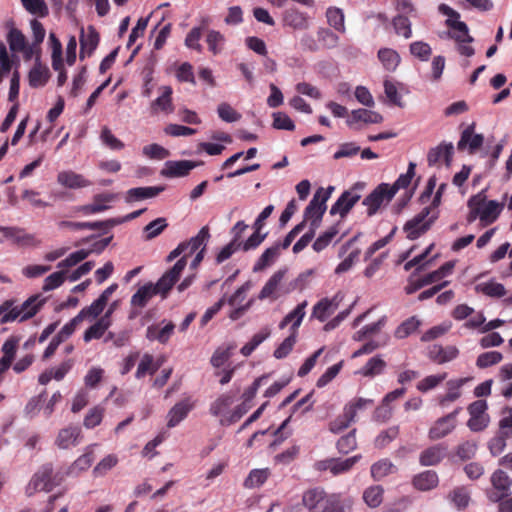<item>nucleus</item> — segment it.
<instances>
[{
	"label": "nucleus",
	"instance_id": "22",
	"mask_svg": "<svg viewBox=\"0 0 512 512\" xmlns=\"http://www.w3.org/2000/svg\"><path fill=\"white\" fill-rule=\"evenodd\" d=\"M100 41L99 33L93 26H89L86 33L80 36V59L90 57Z\"/></svg>",
	"mask_w": 512,
	"mask_h": 512
},
{
	"label": "nucleus",
	"instance_id": "50",
	"mask_svg": "<svg viewBox=\"0 0 512 512\" xmlns=\"http://www.w3.org/2000/svg\"><path fill=\"white\" fill-rule=\"evenodd\" d=\"M0 231L8 239H11L14 243L19 245L30 244L33 240V236L25 234L23 230L16 227H0Z\"/></svg>",
	"mask_w": 512,
	"mask_h": 512
},
{
	"label": "nucleus",
	"instance_id": "42",
	"mask_svg": "<svg viewBox=\"0 0 512 512\" xmlns=\"http://www.w3.org/2000/svg\"><path fill=\"white\" fill-rule=\"evenodd\" d=\"M446 24L453 30L451 37L457 42H472L473 38L468 33V26L458 19H447Z\"/></svg>",
	"mask_w": 512,
	"mask_h": 512
},
{
	"label": "nucleus",
	"instance_id": "11",
	"mask_svg": "<svg viewBox=\"0 0 512 512\" xmlns=\"http://www.w3.org/2000/svg\"><path fill=\"white\" fill-rule=\"evenodd\" d=\"M332 190L333 187L331 186L327 190H324L322 187L317 189L310 203L304 210L305 220H307V218L316 217L318 215H324L327 209L326 202L330 198Z\"/></svg>",
	"mask_w": 512,
	"mask_h": 512
},
{
	"label": "nucleus",
	"instance_id": "53",
	"mask_svg": "<svg viewBox=\"0 0 512 512\" xmlns=\"http://www.w3.org/2000/svg\"><path fill=\"white\" fill-rule=\"evenodd\" d=\"M374 404V401L372 399L367 398H354L351 401H349L345 406L344 409L348 412V415L350 419L356 418L358 412H361L368 407H371Z\"/></svg>",
	"mask_w": 512,
	"mask_h": 512
},
{
	"label": "nucleus",
	"instance_id": "1",
	"mask_svg": "<svg viewBox=\"0 0 512 512\" xmlns=\"http://www.w3.org/2000/svg\"><path fill=\"white\" fill-rule=\"evenodd\" d=\"M491 487L485 490L489 502L498 504V512H512V479L503 470H495L490 477Z\"/></svg>",
	"mask_w": 512,
	"mask_h": 512
},
{
	"label": "nucleus",
	"instance_id": "44",
	"mask_svg": "<svg viewBox=\"0 0 512 512\" xmlns=\"http://www.w3.org/2000/svg\"><path fill=\"white\" fill-rule=\"evenodd\" d=\"M43 305V300H39V296H31L26 301H24L20 307L22 312V317L20 318V322H24L33 316H35Z\"/></svg>",
	"mask_w": 512,
	"mask_h": 512
},
{
	"label": "nucleus",
	"instance_id": "45",
	"mask_svg": "<svg viewBox=\"0 0 512 512\" xmlns=\"http://www.w3.org/2000/svg\"><path fill=\"white\" fill-rule=\"evenodd\" d=\"M421 325V321L416 316L404 320L394 331V337L405 339L413 334Z\"/></svg>",
	"mask_w": 512,
	"mask_h": 512
},
{
	"label": "nucleus",
	"instance_id": "29",
	"mask_svg": "<svg viewBox=\"0 0 512 512\" xmlns=\"http://www.w3.org/2000/svg\"><path fill=\"white\" fill-rule=\"evenodd\" d=\"M210 238L209 228L204 226L200 229L198 234L192 237L189 241L182 242L184 245V255L185 260L187 261V257L191 256L194 252H196L200 247H204L206 242Z\"/></svg>",
	"mask_w": 512,
	"mask_h": 512
},
{
	"label": "nucleus",
	"instance_id": "48",
	"mask_svg": "<svg viewBox=\"0 0 512 512\" xmlns=\"http://www.w3.org/2000/svg\"><path fill=\"white\" fill-rule=\"evenodd\" d=\"M328 24L340 33H345V18L342 9L337 7H329L326 11Z\"/></svg>",
	"mask_w": 512,
	"mask_h": 512
},
{
	"label": "nucleus",
	"instance_id": "23",
	"mask_svg": "<svg viewBox=\"0 0 512 512\" xmlns=\"http://www.w3.org/2000/svg\"><path fill=\"white\" fill-rule=\"evenodd\" d=\"M447 499L450 503L459 511H463L470 505L471 490L468 486H457L454 487L447 495Z\"/></svg>",
	"mask_w": 512,
	"mask_h": 512
},
{
	"label": "nucleus",
	"instance_id": "37",
	"mask_svg": "<svg viewBox=\"0 0 512 512\" xmlns=\"http://www.w3.org/2000/svg\"><path fill=\"white\" fill-rule=\"evenodd\" d=\"M49 77V69L41 62L35 63L28 75L29 85L33 88L42 87L48 82Z\"/></svg>",
	"mask_w": 512,
	"mask_h": 512
},
{
	"label": "nucleus",
	"instance_id": "8",
	"mask_svg": "<svg viewBox=\"0 0 512 512\" xmlns=\"http://www.w3.org/2000/svg\"><path fill=\"white\" fill-rule=\"evenodd\" d=\"M286 270L276 271L265 283L261 289L258 298L260 300L270 299L272 301L278 299L282 294H286L289 290L282 291V281L285 277Z\"/></svg>",
	"mask_w": 512,
	"mask_h": 512
},
{
	"label": "nucleus",
	"instance_id": "25",
	"mask_svg": "<svg viewBox=\"0 0 512 512\" xmlns=\"http://www.w3.org/2000/svg\"><path fill=\"white\" fill-rule=\"evenodd\" d=\"M164 191L163 186L135 187L126 192L125 200L128 203L141 201L158 196Z\"/></svg>",
	"mask_w": 512,
	"mask_h": 512
},
{
	"label": "nucleus",
	"instance_id": "26",
	"mask_svg": "<svg viewBox=\"0 0 512 512\" xmlns=\"http://www.w3.org/2000/svg\"><path fill=\"white\" fill-rule=\"evenodd\" d=\"M57 181L60 185L70 189L84 188L91 185L89 180L74 171L59 172Z\"/></svg>",
	"mask_w": 512,
	"mask_h": 512
},
{
	"label": "nucleus",
	"instance_id": "16",
	"mask_svg": "<svg viewBox=\"0 0 512 512\" xmlns=\"http://www.w3.org/2000/svg\"><path fill=\"white\" fill-rule=\"evenodd\" d=\"M82 437L81 428L77 425H70L59 431L55 444L60 449H68L78 445Z\"/></svg>",
	"mask_w": 512,
	"mask_h": 512
},
{
	"label": "nucleus",
	"instance_id": "5",
	"mask_svg": "<svg viewBox=\"0 0 512 512\" xmlns=\"http://www.w3.org/2000/svg\"><path fill=\"white\" fill-rule=\"evenodd\" d=\"M186 265L187 261L185 260V257H182L171 269L166 271L157 283L153 284L157 294H160L162 298H166L174 284L179 280Z\"/></svg>",
	"mask_w": 512,
	"mask_h": 512
},
{
	"label": "nucleus",
	"instance_id": "14",
	"mask_svg": "<svg viewBox=\"0 0 512 512\" xmlns=\"http://www.w3.org/2000/svg\"><path fill=\"white\" fill-rule=\"evenodd\" d=\"M282 25L293 30L309 28V16L296 7H289L282 12Z\"/></svg>",
	"mask_w": 512,
	"mask_h": 512
},
{
	"label": "nucleus",
	"instance_id": "49",
	"mask_svg": "<svg viewBox=\"0 0 512 512\" xmlns=\"http://www.w3.org/2000/svg\"><path fill=\"white\" fill-rule=\"evenodd\" d=\"M512 438V430H499V433L490 440L489 450L493 456L501 454L506 448V441Z\"/></svg>",
	"mask_w": 512,
	"mask_h": 512
},
{
	"label": "nucleus",
	"instance_id": "47",
	"mask_svg": "<svg viewBox=\"0 0 512 512\" xmlns=\"http://www.w3.org/2000/svg\"><path fill=\"white\" fill-rule=\"evenodd\" d=\"M483 204H485L484 191L479 192L468 200V207L470 209L467 215L468 223H473L477 218L481 220V206Z\"/></svg>",
	"mask_w": 512,
	"mask_h": 512
},
{
	"label": "nucleus",
	"instance_id": "36",
	"mask_svg": "<svg viewBox=\"0 0 512 512\" xmlns=\"http://www.w3.org/2000/svg\"><path fill=\"white\" fill-rule=\"evenodd\" d=\"M157 295L153 283H147L140 287L131 297V305L134 307L143 308L147 305L149 300Z\"/></svg>",
	"mask_w": 512,
	"mask_h": 512
},
{
	"label": "nucleus",
	"instance_id": "41",
	"mask_svg": "<svg viewBox=\"0 0 512 512\" xmlns=\"http://www.w3.org/2000/svg\"><path fill=\"white\" fill-rule=\"evenodd\" d=\"M279 249L280 244H275L272 247L267 248L255 263L253 271H262L266 267L270 266L279 256Z\"/></svg>",
	"mask_w": 512,
	"mask_h": 512
},
{
	"label": "nucleus",
	"instance_id": "51",
	"mask_svg": "<svg viewBox=\"0 0 512 512\" xmlns=\"http://www.w3.org/2000/svg\"><path fill=\"white\" fill-rule=\"evenodd\" d=\"M378 58L383 66L389 71L395 70L400 63L399 54L390 48L380 49L378 51Z\"/></svg>",
	"mask_w": 512,
	"mask_h": 512
},
{
	"label": "nucleus",
	"instance_id": "63",
	"mask_svg": "<svg viewBox=\"0 0 512 512\" xmlns=\"http://www.w3.org/2000/svg\"><path fill=\"white\" fill-rule=\"evenodd\" d=\"M24 8L31 14L39 17H46L49 14L48 7L44 0H21Z\"/></svg>",
	"mask_w": 512,
	"mask_h": 512
},
{
	"label": "nucleus",
	"instance_id": "27",
	"mask_svg": "<svg viewBox=\"0 0 512 512\" xmlns=\"http://www.w3.org/2000/svg\"><path fill=\"white\" fill-rule=\"evenodd\" d=\"M439 477L433 470H426L415 475L412 479L413 486L420 491H429L438 486Z\"/></svg>",
	"mask_w": 512,
	"mask_h": 512
},
{
	"label": "nucleus",
	"instance_id": "19",
	"mask_svg": "<svg viewBox=\"0 0 512 512\" xmlns=\"http://www.w3.org/2000/svg\"><path fill=\"white\" fill-rule=\"evenodd\" d=\"M194 408V403L190 398H186L180 402H177L168 412L167 415V426L173 428L177 426L182 420H184L189 412Z\"/></svg>",
	"mask_w": 512,
	"mask_h": 512
},
{
	"label": "nucleus",
	"instance_id": "56",
	"mask_svg": "<svg viewBox=\"0 0 512 512\" xmlns=\"http://www.w3.org/2000/svg\"><path fill=\"white\" fill-rule=\"evenodd\" d=\"M105 409L101 406L91 408L84 417L83 425L87 429H93L100 425L104 416Z\"/></svg>",
	"mask_w": 512,
	"mask_h": 512
},
{
	"label": "nucleus",
	"instance_id": "20",
	"mask_svg": "<svg viewBox=\"0 0 512 512\" xmlns=\"http://www.w3.org/2000/svg\"><path fill=\"white\" fill-rule=\"evenodd\" d=\"M454 147L452 143L442 142L436 147L431 148L427 154V163L429 166L437 165L442 159L447 166L452 161Z\"/></svg>",
	"mask_w": 512,
	"mask_h": 512
},
{
	"label": "nucleus",
	"instance_id": "54",
	"mask_svg": "<svg viewBox=\"0 0 512 512\" xmlns=\"http://www.w3.org/2000/svg\"><path fill=\"white\" fill-rule=\"evenodd\" d=\"M415 168H416V164L413 162H410L408 165L407 172L405 174H401L398 177V179L394 182V184L392 186H390V194L391 195L395 196V194L397 193V191L399 189H405L410 185L411 180L415 175Z\"/></svg>",
	"mask_w": 512,
	"mask_h": 512
},
{
	"label": "nucleus",
	"instance_id": "62",
	"mask_svg": "<svg viewBox=\"0 0 512 512\" xmlns=\"http://www.w3.org/2000/svg\"><path fill=\"white\" fill-rule=\"evenodd\" d=\"M297 341V334L290 333L284 341L274 350V357L276 359H283L289 355Z\"/></svg>",
	"mask_w": 512,
	"mask_h": 512
},
{
	"label": "nucleus",
	"instance_id": "17",
	"mask_svg": "<svg viewBox=\"0 0 512 512\" xmlns=\"http://www.w3.org/2000/svg\"><path fill=\"white\" fill-rule=\"evenodd\" d=\"M472 377H463L447 381V393L438 398V403L441 407H446L448 404L458 400L462 393L461 388L468 382L472 381Z\"/></svg>",
	"mask_w": 512,
	"mask_h": 512
},
{
	"label": "nucleus",
	"instance_id": "60",
	"mask_svg": "<svg viewBox=\"0 0 512 512\" xmlns=\"http://www.w3.org/2000/svg\"><path fill=\"white\" fill-rule=\"evenodd\" d=\"M317 38L326 49L335 48L339 43V37L328 28H319L317 30Z\"/></svg>",
	"mask_w": 512,
	"mask_h": 512
},
{
	"label": "nucleus",
	"instance_id": "40",
	"mask_svg": "<svg viewBox=\"0 0 512 512\" xmlns=\"http://www.w3.org/2000/svg\"><path fill=\"white\" fill-rule=\"evenodd\" d=\"M162 365V361H154L151 354H144L135 373L136 378L141 379L146 374L153 375Z\"/></svg>",
	"mask_w": 512,
	"mask_h": 512
},
{
	"label": "nucleus",
	"instance_id": "4",
	"mask_svg": "<svg viewBox=\"0 0 512 512\" xmlns=\"http://www.w3.org/2000/svg\"><path fill=\"white\" fill-rule=\"evenodd\" d=\"M429 214L430 207H425L420 213L405 223L403 229L409 240H416L430 229L431 224L437 218V215L432 216L426 221Z\"/></svg>",
	"mask_w": 512,
	"mask_h": 512
},
{
	"label": "nucleus",
	"instance_id": "64",
	"mask_svg": "<svg viewBox=\"0 0 512 512\" xmlns=\"http://www.w3.org/2000/svg\"><path fill=\"white\" fill-rule=\"evenodd\" d=\"M118 463V457L115 454H109L104 457L93 469L95 477L104 476L109 470Z\"/></svg>",
	"mask_w": 512,
	"mask_h": 512
},
{
	"label": "nucleus",
	"instance_id": "28",
	"mask_svg": "<svg viewBox=\"0 0 512 512\" xmlns=\"http://www.w3.org/2000/svg\"><path fill=\"white\" fill-rule=\"evenodd\" d=\"M458 353V349L454 346L433 345L429 348L428 357L438 364H443L455 359Z\"/></svg>",
	"mask_w": 512,
	"mask_h": 512
},
{
	"label": "nucleus",
	"instance_id": "35",
	"mask_svg": "<svg viewBox=\"0 0 512 512\" xmlns=\"http://www.w3.org/2000/svg\"><path fill=\"white\" fill-rule=\"evenodd\" d=\"M382 121L383 117L378 112L360 108L352 111L351 119L347 120V124L349 126H352L354 122L378 124Z\"/></svg>",
	"mask_w": 512,
	"mask_h": 512
},
{
	"label": "nucleus",
	"instance_id": "24",
	"mask_svg": "<svg viewBox=\"0 0 512 512\" xmlns=\"http://www.w3.org/2000/svg\"><path fill=\"white\" fill-rule=\"evenodd\" d=\"M196 166L195 162L189 160L167 161L162 174L166 177H184Z\"/></svg>",
	"mask_w": 512,
	"mask_h": 512
},
{
	"label": "nucleus",
	"instance_id": "18",
	"mask_svg": "<svg viewBox=\"0 0 512 512\" xmlns=\"http://www.w3.org/2000/svg\"><path fill=\"white\" fill-rule=\"evenodd\" d=\"M447 452V445L443 443L430 446L420 453L419 462L422 466H435L446 457Z\"/></svg>",
	"mask_w": 512,
	"mask_h": 512
},
{
	"label": "nucleus",
	"instance_id": "10",
	"mask_svg": "<svg viewBox=\"0 0 512 512\" xmlns=\"http://www.w3.org/2000/svg\"><path fill=\"white\" fill-rule=\"evenodd\" d=\"M122 221L117 219H108L105 221L95 222H73V221H60L58 227L60 229H70L73 231L78 230H101L103 233H107L114 226L120 224Z\"/></svg>",
	"mask_w": 512,
	"mask_h": 512
},
{
	"label": "nucleus",
	"instance_id": "6",
	"mask_svg": "<svg viewBox=\"0 0 512 512\" xmlns=\"http://www.w3.org/2000/svg\"><path fill=\"white\" fill-rule=\"evenodd\" d=\"M393 197L390 194V185L381 183L364 198L362 204L367 207V215L371 217L378 212L384 203H389Z\"/></svg>",
	"mask_w": 512,
	"mask_h": 512
},
{
	"label": "nucleus",
	"instance_id": "21",
	"mask_svg": "<svg viewBox=\"0 0 512 512\" xmlns=\"http://www.w3.org/2000/svg\"><path fill=\"white\" fill-rule=\"evenodd\" d=\"M354 501L349 496L341 493L328 494L324 510L322 512H352Z\"/></svg>",
	"mask_w": 512,
	"mask_h": 512
},
{
	"label": "nucleus",
	"instance_id": "3",
	"mask_svg": "<svg viewBox=\"0 0 512 512\" xmlns=\"http://www.w3.org/2000/svg\"><path fill=\"white\" fill-rule=\"evenodd\" d=\"M53 467L51 464H45L33 475L26 487L28 496H32L39 491H51L56 485L53 481Z\"/></svg>",
	"mask_w": 512,
	"mask_h": 512
},
{
	"label": "nucleus",
	"instance_id": "15",
	"mask_svg": "<svg viewBox=\"0 0 512 512\" xmlns=\"http://www.w3.org/2000/svg\"><path fill=\"white\" fill-rule=\"evenodd\" d=\"M175 324L172 321H162L158 324L149 325L146 329V338L149 341H158L161 344H167L173 335Z\"/></svg>",
	"mask_w": 512,
	"mask_h": 512
},
{
	"label": "nucleus",
	"instance_id": "59",
	"mask_svg": "<svg viewBox=\"0 0 512 512\" xmlns=\"http://www.w3.org/2000/svg\"><path fill=\"white\" fill-rule=\"evenodd\" d=\"M336 447L341 454H348L357 447L356 429L351 430L347 435L342 436L336 444Z\"/></svg>",
	"mask_w": 512,
	"mask_h": 512
},
{
	"label": "nucleus",
	"instance_id": "9",
	"mask_svg": "<svg viewBox=\"0 0 512 512\" xmlns=\"http://www.w3.org/2000/svg\"><path fill=\"white\" fill-rule=\"evenodd\" d=\"M483 143L484 136L475 134V123H471L462 131L457 149L459 151L468 150L469 154H474L482 147Z\"/></svg>",
	"mask_w": 512,
	"mask_h": 512
},
{
	"label": "nucleus",
	"instance_id": "52",
	"mask_svg": "<svg viewBox=\"0 0 512 512\" xmlns=\"http://www.w3.org/2000/svg\"><path fill=\"white\" fill-rule=\"evenodd\" d=\"M396 470L393 463L388 459H382L371 466V476L378 481Z\"/></svg>",
	"mask_w": 512,
	"mask_h": 512
},
{
	"label": "nucleus",
	"instance_id": "43",
	"mask_svg": "<svg viewBox=\"0 0 512 512\" xmlns=\"http://www.w3.org/2000/svg\"><path fill=\"white\" fill-rule=\"evenodd\" d=\"M341 221H338L336 224L332 225L325 232L320 234L318 238L314 241L312 248L316 252H321L324 250L333 240V238L339 233Z\"/></svg>",
	"mask_w": 512,
	"mask_h": 512
},
{
	"label": "nucleus",
	"instance_id": "30",
	"mask_svg": "<svg viewBox=\"0 0 512 512\" xmlns=\"http://www.w3.org/2000/svg\"><path fill=\"white\" fill-rule=\"evenodd\" d=\"M307 301L298 304L295 309L288 313L280 322L279 328L284 329L288 324L292 323L291 333L297 334V329L301 325L302 320L305 316V308Z\"/></svg>",
	"mask_w": 512,
	"mask_h": 512
},
{
	"label": "nucleus",
	"instance_id": "58",
	"mask_svg": "<svg viewBox=\"0 0 512 512\" xmlns=\"http://www.w3.org/2000/svg\"><path fill=\"white\" fill-rule=\"evenodd\" d=\"M7 40L9 47L13 52H21L22 50H25L27 46L24 34L16 28L10 30Z\"/></svg>",
	"mask_w": 512,
	"mask_h": 512
},
{
	"label": "nucleus",
	"instance_id": "38",
	"mask_svg": "<svg viewBox=\"0 0 512 512\" xmlns=\"http://www.w3.org/2000/svg\"><path fill=\"white\" fill-rule=\"evenodd\" d=\"M271 476L269 468L253 469L244 480L243 486L247 489L261 487Z\"/></svg>",
	"mask_w": 512,
	"mask_h": 512
},
{
	"label": "nucleus",
	"instance_id": "31",
	"mask_svg": "<svg viewBox=\"0 0 512 512\" xmlns=\"http://www.w3.org/2000/svg\"><path fill=\"white\" fill-rule=\"evenodd\" d=\"M338 307L336 297L329 299L323 298L317 302L312 310V316L321 322H324Z\"/></svg>",
	"mask_w": 512,
	"mask_h": 512
},
{
	"label": "nucleus",
	"instance_id": "39",
	"mask_svg": "<svg viewBox=\"0 0 512 512\" xmlns=\"http://www.w3.org/2000/svg\"><path fill=\"white\" fill-rule=\"evenodd\" d=\"M15 301L10 299L0 305V324H6L22 317L19 306H14Z\"/></svg>",
	"mask_w": 512,
	"mask_h": 512
},
{
	"label": "nucleus",
	"instance_id": "32",
	"mask_svg": "<svg viewBox=\"0 0 512 512\" xmlns=\"http://www.w3.org/2000/svg\"><path fill=\"white\" fill-rule=\"evenodd\" d=\"M504 208L503 203H499L495 200L487 201L481 206V222L483 225H489L494 223Z\"/></svg>",
	"mask_w": 512,
	"mask_h": 512
},
{
	"label": "nucleus",
	"instance_id": "61",
	"mask_svg": "<svg viewBox=\"0 0 512 512\" xmlns=\"http://www.w3.org/2000/svg\"><path fill=\"white\" fill-rule=\"evenodd\" d=\"M168 226L165 218H157L144 227L145 239L152 240L162 233V231Z\"/></svg>",
	"mask_w": 512,
	"mask_h": 512
},
{
	"label": "nucleus",
	"instance_id": "46",
	"mask_svg": "<svg viewBox=\"0 0 512 512\" xmlns=\"http://www.w3.org/2000/svg\"><path fill=\"white\" fill-rule=\"evenodd\" d=\"M384 489L380 485H373L363 492L364 502L371 508H377L383 502Z\"/></svg>",
	"mask_w": 512,
	"mask_h": 512
},
{
	"label": "nucleus",
	"instance_id": "13",
	"mask_svg": "<svg viewBox=\"0 0 512 512\" xmlns=\"http://www.w3.org/2000/svg\"><path fill=\"white\" fill-rule=\"evenodd\" d=\"M118 285L116 283L111 284L109 287H107L101 295L90 305L85 308H83L78 316H80L81 320L83 321L86 317H97L99 316L103 310L105 309L109 298L111 295L117 290Z\"/></svg>",
	"mask_w": 512,
	"mask_h": 512
},
{
	"label": "nucleus",
	"instance_id": "33",
	"mask_svg": "<svg viewBox=\"0 0 512 512\" xmlns=\"http://www.w3.org/2000/svg\"><path fill=\"white\" fill-rule=\"evenodd\" d=\"M162 94L151 103V111L157 114L159 111L172 113L174 106L172 104V88L170 86L162 87Z\"/></svg>",
	"mask_w": 512,
	"mask_h": 512
},
{
	"label": "nucleus",
	"instance_id": "55",
	"mask_svg": "<svg viewBox=\"0 0 512 512\" xmlns=\"http://www.w3.org/2000/svg\"><path fill=\"white\" fill-rule=\"evenodd\" d=\"M361 458V455H355L345 460L332 458L331 473L336 476L348 472Z\"/></svg>",
	"mask_w": 512,
	"mask_h": 512
},
{
	"label": "nucleus",
	"instance_id": "2",
	"mask_svg": "<svg viewBox=\"0 0 512 512\" xmlns=\"http://www.w3.org/2000/svg\"><path fill=\"white\" fill-rule=\"evenodd\" d=\"M364 188V182H356L349 190H345L331 206L330 214H339L341 219H344L354 205L361 199L360 192Z\"/></svg>",
	"mask_w": 512,
	"mask_h": 512
},
{
	"label": "nucleus",
	"instance_id": "12",
	"mask_svg": "<svg viewBox=\"0 0 512 512\" xmlns=\"http://www.w3.org/2000/svg\"><path fill=\"white\" fill-rule=\"evenodd\" d=\"M328 494L322 487H314L306 490L302 496V503L309 512H322Z\"/></svg>",
	"mask_w": 512,
	"mask_h": 512
},
{
	"label": "nucleus",
	"instance_id": "57",
	"mask_svg": "<svg viewBox=\"0 0 512 512\" xmlns=\"http://www.w3.org/2000/svg\"><path fill=\"white\" fill-rule=\"evenodd\" d=\"M477 291H480L484 295L494 298L503 297L506 294V289L501 283L489 281L487 283L480 284L476 287Z\"/></svg>",
	"mask_w": 512,
	"mask_h": 512
},
{
	"label": "nucleus",
	"instance_id": "7",
	"mask_svg": "<svg viewBox=\"0 0 512 512\" xmlns=\"http://www.w3.org/2000/svg\"><path fill=\"white\" fill-rule=\"evenodd\" d=\"M461 410L462 408L458 407L451 413L435 421L429 430V438L431 440H438L450 434L456 427V417Z\"/></svg>",
	"mask_w": 512,
	"mask_h": 512
},
{
	"label": "nucleus",
	"instance_id": "34",
	"mask_svg": "<svg viewBox=\"0 0 512 512\" xmlns=\"http://www.w3.org/2000/svg\"><path fill=\"white\" fill-rule=\"evenodd\" d=\"M386 366V361L380 355H376L371 357L358 371V373L364 377L373 378L375 376L381 375L384 372Z\"/></svg>",
	"mask_w": 512,
	"mask_h": 512
}]
</instances>
